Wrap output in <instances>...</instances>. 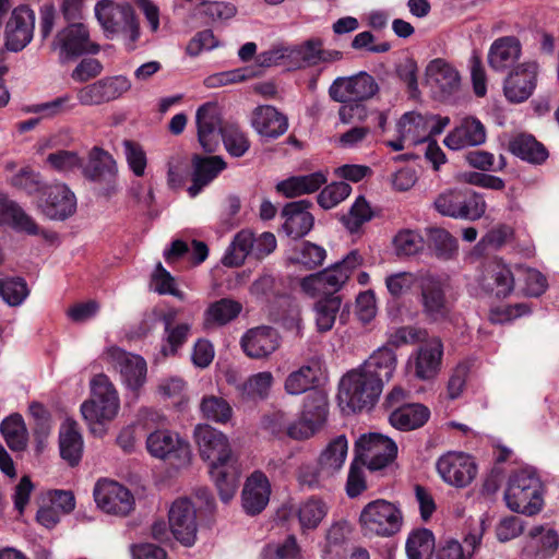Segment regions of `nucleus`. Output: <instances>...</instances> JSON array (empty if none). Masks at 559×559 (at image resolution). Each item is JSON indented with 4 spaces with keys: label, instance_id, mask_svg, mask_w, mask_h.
<instances>
[{
    "label": "nucleus",
    "instance_id": "1",
    "mask_svg": "<svg viewBox=\"0 0 559 559\" xmlns=\"http://www.w3.org/2000/svg\"><path fill=\"white\" fill-rule=\"evenodd\" d=\"M200 455L210 463V474L217 487L222 501L228 502L236 493L239 477L231 461V450L227 437L209 425H198L194 429Z\"/></svg>",
    "mask_w": 559,
    "mask_h": 559
},
{
    "label": "nucleus",
    "instance_id": "2",
    "mask_svg": "<svg viewBox=\"0 0 559 559\" xmlns=\"http://www.w3.org/2000/svg\"><path fill=\"white\" fill-rule=\"evenodd\" d=\"M120 401L117 390L106 374H96L91 381V397L81 405V414L93 433H102L103 426L118 414Z\"/></svg>",
    "mask_w": 559,
    "mask_h": 559
},
{
    "label": "nucleus",
    "instance_id": "3",
    "mask_svg": "<svg viewBox=\"0 0 559 559\" xmlns=\"http://www.w3.org/2000/svg\"><path fill=\"white\" fill-rule=\"evenodd\" d=\"M504 500L510 510L525 515L537 514L543 506V486L533 469H521L510 476Z\"/></svg>",
    "mask_w": 559,
    "mask_h": 559
},
{
    "label": "nucleus",
    "instance_id": "4",
    "mask_svg": "<svg viewBox=\"0 0 559 559\" xmlns=\"http://www.w3.org/2000/svg\"><path fill=\"white\" fill-rule=\"evenodd\" d=\"M417 300L428 322L443 323L451 319L453 305L448 296V284L439 275L419 272Z\"/></svg>",
    "mask_w": 559,
    "mask_h": 559
},
{
    "label": "nucleus",
    "instance_id": "5",
    "mask_svg": "<svg viewBox=\"0 0 559 559\" xmlns=\"http://www.w3.org/2000/svg\"><path fill=\"white\" fill-rule=\"evenodd\" d=\"M95 15L108 38L120 35L128 50L135 48L140 37V26L131 5L102 0L95 7Z\"/></svg>",
    "mask_w": 559,
    "mask_h": 559
},
{
    "label": "nucleus",
    "instance_id": "6",
    "mask_svg": "<svg viewBox=\"0 0 559 559\" xmlns=\"http://www.w3.org/2000/svg\"><path fill=\"white\" fill-rule=\"evenodd\" d=\"M383 386L380 381L356 368L345 373L340 381L338 400L353 412L371 409L378 402Z\"/></svg>",
    "mask_w": 559,
    "mask_h": 559
},
{
    "label": "nucleus",
    "instance_id": "7",
    "mask_svg": "<svg viewBox=\"0 0 559 559\" xmlns=\"http://www.w3.org/2000/svg\"><path fill=\"white\" fill-rule=\"evenodd\" d=\"M364 536L392 537L403 525L402 511L392 502L377 499L364 507L359 515Z\"/></svg>",
    "mask_w": 559,
    "mask_h": 559
},
{
    "label": "nucleus",
    "instance_id": "8",
    "mask_svg": "<svg viewBox=\"0 0 559 559\" xmlns=\"http://www.w3.org/2000/svg\"><path fill=\"white\" fill-rule=\"evenodd\" d=\"M433 206L443 216L468 221H476L486 212V203L481 197L461 189H450L440 193Z\"/></svg>",
    "mask_w": 559,
    "mask_h": 559
},
{
    "label": "nucleus",
    "instance_id": "9",
    "mask_svg": "<svg viewBox=\"0 0 559 559\" xmlns=\"http://www.w3.org/2000/svg\"><path fill=\"white\" fill-rule=\"evenodd\" d=\"M396 443L381 433L362 435L355 443L356 461L370 471L384 468L396 457Z\"/></svg>",
    "mask_w": 559,
    "mask_h": 559
},
{
    "label": "nucleus",
    "instance_id": "10",
    "mask_svg": "<svg viewBox=\"0 0 559 559\" xmlns=\"http://www.w3.org/2000/svg\"><path fill=\"white\" fill-rule=\"evenodd\" d=\"M82 175L100 186L99 193L106 197L117 191V163L107 151L94 146L87 154V162H82Z\"/></svg>",
    "mask_w": 559,
    "mask_h": 559
},
{
    "label": "nucleus",
    "instance_id": "11",
    "mask_svg": "<svg viewBox=\"0 0 559 559\" xmlns=\"http://www.w3.org/2000/svg\"><path fill=\"white\" fill-rule=\"evenodd\" d=\"M379 86L373 76L365 71L352 76H338L329 87L332 100L346 104L367 100L376 95Z\"/></svg>",
    "mask_w": 559,
    "mask_h": 559
},
{
    "label": "nucleus",
    "instance_id": "12",
    "mask_svg": "<svg viewBox=\"0 0 559 559\" xmlns=\"http://www.w3.org/2000/svg\"><path fill=\"white\" fill-rule=\"evenodd\" d=\"M148 453L160 460H169L177 466L189 464L191 459L190 445L178 433L166 429H157L146 438Z\"/></svg>",
    "mask_w": 559,
    "mask_h": 559
},
{
    "label": "nucleus",
    "instance_id": "13",
    "mask_svg": "<svg viewBox=\"0 0 559 559\" xmlns=\"http://www.w3.org/2000/svg\"><path fill=\"white\" fill-rule=\"evenodd\" d=\"M53 50H59V60L66 63L83 53H97L99 46L90 41L87 28L82 23H72L62 28L51 43Z\"/></svg>",
    "mask_w": 559,
    "mask_h": 559
},
{
    "label": "nucleus",
    "instance_id": "14",
    "mask_svg": "<svg viewBox=\"0 0 559 559\" xmlns=\"http://www.w3.org/2000/svg\"><path fill=\"white\" fill-rule=\"evenodd\" d=\"M436 468L441 479L455 488L467 487L477 475L474 459L464 452H447L437 460Z\"/></svg>",
    "mask_w": 559,
    "mask_h": 559
},
{
    "label": "nucleus",
    "instance_id": "15",
    "mask_svg": "<svg viewBox=\"0 0 559 559\" xmlns=\"http://www.w3.org/2000/svg\"><path fill=\"white\" fill-rule=\"evenodd\" d=\"M36 207L48 219L64 221L75 213L76 198L68 186L50 185L38 195Z\"/></svg>",
    "mask_w": 559,
    "mask_h": 559
},
{
    "label": "nucleus",
    "instance_id": "16",
    "mask_svg": "<svg viewBox=\"0 0 559 559\" xmlns=\"http://www.w3.org/2000/svg\"><path fill=\"white\" fill-rule=\"evenodd\" d=\"M93 495L97 507L107 514L126 516L134 509L132 492L117 481L98 480Z\"/></svg>",
    "mask_w": 559,
    "mask_h": 559
},
{
    "label": "nucleus",
    "instance_id": "17",
    "mask_svg": "<svg viewBox=\"0 0 559 559\" xmlns=\"http://www.w3.org/2000/svg\"><path fill=\"white\" fill-rule=\"evenodd\" d=\"M105 355L108 362L119 371L128 389L138 392L144 385L147 365L142 356L128 353L118 346H110Z\"/></svg>",
    "mask_w": 559,
    "mask_h": 559
},
{
    "label": "nucleus",
    "instance_id": "18",
    "mask_svg": "<svg viewBox=\"0 0 559 559\" xmlns=\"http://www.w3.org/2000/svg\"><path fill=\"white\" fill-rule=\"evenodd\" d=\"M539 64L524 61L514 67L504 79L503 94L513 104L528 99L536 88Z\"/></svg>",
    "mask_w": 559,
    "mask_h": 559
},
{
    "label": "nucleus",
    "instance_id": "19",
    "mask_svg": "<svg viewBox=\"0 0 559 559\" xmlns=\"http://www.w3.org/2000/svg\"><path fill=\"white\" fill-rule=\"evenodd\" d=\"M168 521L171 534L181 545H194L198 533L197 510L188 498H179L173 502Z\"/></svg>",
    "mask_w": 559,
    "mask_h": 559
},
{
    "label": "nucleus",
    "instance_id": "20",
    "mask_svg": "<svg viewBox=\"0 0 559 559\" xmlns=\"http://www.w3.org/2000/svg\"><path fill=\"white\" fill-rule=\"evenodd\" d=\"M443 345L439 337L425 341L408 358L407 366L423 381L433 379L441 366Z\"/></svg>",
    "mask_w": 559,
    "mask_h": 559
},
{
    "label": "nucleus",
    "instance_id": "21",
    "mask_svg": "<svg viewBox=\"0 0 559 559\" xmlns=\"http://www.w3.org/2000/svg\"><path fill=\"white\" fill-rule=\"evenodd\" d=\"M426 81L436 98L447 100L455 95L461 87L457 70L445 60L437 58L426 68Z\"/></svg>",
    "mask_w": 559,
    "mask_h": 559
},
{
    "label": "nucleus",
    "instance_id": "22",
    "mask_svg": "<svg viewBox=\"0 0 559 559\" xmlns=\"http://www.w3.org/2000/svg\"><path fill=\"white\" fill-rule=\"evenodd\" d=\"M195 122L200 145L205 152H215L224 131L217 104L205 103L200 106L195 114Z\"/></svg>",
    "mask_w": 559,
    "mask_h": 559
},
{
    "label": "nucleus",
    "instance_id": "23",
    "mask_svg": "<svg viewBox=\"0 0 559 559\" xmlns=\"http://www.w3.org/2000/svg\"><path fill=\"white\" fill-rule=\"evenodd\" d=\"M34 24L35 15L31 9H14L5 25L7 49L16 52L25 48L33 38Z\"/></svg>",
    "mask_w": 559,
    "mask_h": 559
},
{
    "label": "nucleus",
    "instance_id": "24",
    "mask_svg": "<svg viewBox=\"0 0 559 559\" xmlns=\"http://www.w3.org/2000/svg\"><path fill=\"white\" fill-rule=\"evenodd\" d=\"M240 346L248 357L263 359L280 347V336L271 326H257L242 335Z\"/></svg>",
    "mask_w": 559,
    "mask_h": 559
},
{
    "label": "nucleus",
    "instance_id": "25",
    "mask_svg": "<svg viewBox=\"0 0 559 559\" xmlns=\"http://www.w3.org/2000/svg\"><path fill=\"white\" fill-rule=\"evenodd\" d=\"M311 203L306 200L287 203L282 210L284 218L283 230L293 238L299 239L306 236L313 227L314 218L308 211Z\"/></svg>",
    "mask_w": 559,
    "mask_h": 559
},
{
    "label": "nucleus",
    "instance_id": "26",
    "mask_svg": "<svg viewBox=\"0 0 559 559\" xmlns=\"http://www.w3.org/2000/svg\"><path fill=\"white\" fill-rule=\"evenodd\" d=\"M271 485L262 472H254L242 489V508L247 514L255 515L262 512L269 503Z\"/></svg>",
    "mask_w": 559,
    "mask_h": 559
},
{
    "label": "nucleus",
    "instance_id": "27",
    "mask_svg": "<svg viewBox=\"0 0 559 559\" xmlns=\"http://www.w3.org/2000/svg\"><path fill=\"white\" fill-rule=\"evenodd\" d=\"M522 55V45L515 36H503L491 44L488 64L496 72L512 70Z\"/></svg>",
    "mask_w": 559,
    "mask_h": 559
},
{
    "label": "nucleus",
    "instance_id": "28",
    "mask_svg": "<svg viewBox=\"0 0 559 559\" xmlns=\"http://www.w3.org/2000/svg\"><path fill=\"white\" fill-rule=\"evenodd\" d=\"M486 141V129L476 118H464L443 140L444 145L453 151L477 146Z\"/></svg>",
    "mask_w": 559,
    "mask_h": 559
},
{
    "label": "nucleus",
    "instance_id": "29",
    "mask_svg": "<svg viewBox=\"0 0 559 559\" xmlns=\"http://www.w3.org/2000/svg\"><path fill=\"white\" fill-rule=\"evenodd\" d=\"M396 367V353L389 346L379 347L359 366L362 371L379 380L382 386L392 379Z\"/></svg>",
    "mask_w": 559,
    "mask_h": 559
},
{
    "label": "nucleus",
    "instance_id": "30",
    "mask_svg": "<svg viewBox=\"0 0 559 559\" xmlns=\"http://www.w3.org/2000/svg\"><path fill=\"white\" fill-rule=\"evenodd\" d=\"M251 122L260 135L272 139L283 135L288 129L287 117L270 105L257 107Z\"/></svg>",
    "mask_w": 559,
    "mask_h": 559
},
{
    "label": "nucleus",
    "instance_id": "31",
    "mask_svg": "<svg viewBox=\"0 0 559 559\" xmlns=\"http://www.w3.org/2000/svg\"><path fill=\"white\" fill-rule=\"evenodd\" d=\"M192 164V185L188 188L191 198L197 197L205 186L226 168V163L221 156L202 157L194 155Z\"/></svg>",
    "mask_w": 559,
    "mask_h": 559
},
{
    "label": "nucleus",
    "instance_id": "32",
    "mask_svg": "<svg viewBox=\"0 0 559 559\" xmlns=\"http://www.w3.org/2000/svg\"><path fill=\"white\" fill-rule=\"evenodd\" d=\"M429 417L428 407L419 403H408L393 409L389 415V421L395 429L411 431L423 427Z\"/></svg>",
    "mask_w": 559,
    "mask_h": 559
},
{
    "label": "nucleus",
    "instance_id": "33",
    "mask_svg": "<svg viewBox=\"0 0 559 559\" xmlns=\"http://www.w3.org/2000/svg\"><path fill=\"white\" fill-rule=\"evenodd\" d=\"M362 259L357 250L350 251L341 262L321 271L329 296L335 295L348 281L352 272L361 264Z\"/></svg>",
    "mask_w": 559,
    "mask_h": 559
},
{
    "label": "nucleus",
    "instance_id": "34",
    "mask_svg": "<svg viewBox=\"0 0 559 559\" xmlns=\"http://www.w3.org/2000/svg\"><path fill=\"white\" fill-rule=\"evenodd\" d=\"M0 223L8 224L16 230L28 235H38L39 227L15 201L0 195Z\"/></svg>",
    "mask_w": 559,
    "mask_h": 559
},
{
    "label": "nucleus",
    "instance_id": "35",
    "mask_svg": "<svg viewBox=\"0 0 559 559\" xmlns=\"http://www.w3.org/2000/svg\"><path fill=\"white\" fill-rule=\"evenodd\" d=\"M429 121L430 116L418 112H406L399 120L396 128L399 134L408 139L411 144H419L429 141Z\"/></svg>",
    "mask_w": 559,
    "mask_h": 559
},
{
    "label": "nucleus",
    "instance_id": "36",
    "mask_svg": "<svg viewBox=\"0 0 559 559\" xmlns=\"http://www.w3.org/2000/svg\"><path fill=\"white\" fill-rule=\"evenodd\" d=\"M510 152L531 164H543L548 158L546 147L533 135L521 133L509 142Z\"/></svg>",
    "mask_w": 559,
    "mask_h": 559
},
{
    "label": "nucleus",
    "instance_id": "37",
    "mask_svg": "<svg viewBox=\"0 0 559 559\" xmlns=\"http://www.w3.org/2000/svg\"><path fill=\"white\" fill-rule=\"evenodd\" d=\"M325 182L326 177L324 174L317 171L282 180L276 185V190L286 198H295L301 194L312 193Z\"/></svg>",
    "mask_w": 559,
    "mask_h": 559
},
{
    "label": "nucleus",
    "instance_id": "38",
    "mask_svg": "<svg viewBox=\"0 0 559 559\" xmlns=\"http://www.w3.org/2000/svg\"><path fill=\"white\" fill-rule=\"evenodd\" d=\"M328 512V503L318 497H310L300 502L296 509V514L302 532L316 530Z\"/></svg>",
    "mask_w": 559,
    "mask_h": 559
},
{
    "label": "nucleus",
    "instance_id": "39",
    "mask_svg": "<svg viewBox=\"0 0 559 559\" xmlns=\"http://www.w3.org/2000/svg\"><path fill=\"white\" fill-rule=\"evenodd\" d=\"M59 448L61 457L68 461L71 466L80 462L83 452V439L76 429L75 423L62 425L59 435Z\"/></svg>",
    "mask_w": 559,
    "mask_h": 559
},
{
    "label": "nucleus",
    "instance_id": "40",
    "mask_svg": "<svg viewBox=\"0 0 559 559\" xmlns=\"http://www.w3.org/2000/svg\"><path fill=\"white\" fill-rule=\"evenodd\" d=\"M242 310L240 302L223 298L213 302L205 311L204 325L206 328L222 326L236 319Z\"/></svg>",
    "mask_w": 559,
    "mask_h": 559
},
{
    "label": "nucleus",
    "instance_id": "41",
    "mask_svg": "<svg viewBox=\"0 0 559 559\" xmlns=\"http://www.w3.org/2000/svg\"><path fill=\"white\" fill-rule=\"evenodd\" d=\"M348 443L344 435L329 442L319 456V464L335 476L343 467L347 456Z\"/></svg>",
    "mask_w": 559,
    "mask_h": 559
},
{
    "label": "nucleus",
    "instance_id": "42",
    "mask_svg": "<svg viewBox=\"0 0 559 559\" xmlns=\"http://www.w3.org/2000/svg\"><path fill=\"white\" fill-rule=\"evenodd\" d=\"M1 433L12 451H23L27 445V430L20 414H12L2 420Z\"/></svg>",
    "mask_w": 559,
    "mask_h": 559
},
{
    "label": "nucleus",
    "instance_id": "43",
    "mask_svg": "<svg viewBox=\"0 0 559 559\" xmlns=\"http://www.w3.org/2000/svg\"><path fill=\"white\" fill-rule=\"evenodd\" d=\"M252 246L253 233L248 229L240 230L234 237V240L223 257V264L226 266L241 265L247 257H252Z\"/></svg>",
    "mask_w": 559,
    "mask_h": 559
},
{
    "label": "nucleus",
    "instance_id": "44",
    "mask_svg": "<svg viewBox=\"0 0 559 559\" xmlns=\"http://www.w3.org/2000/svg\"><path fill=\"white\" fill-rule=\"evenodd\" d=\"M341 305L342 299L336 295L320 298L314 304V319L320 332H328L333 328Z\"/></svg>",
    "mask_w": 559,
    "mask_h": 559
},
{
    "label": "nucleus",
    "instance_id": "45",
    "mask_svg": "<svg viewBox=\"0 0 559 559\" xmlns=\"http://www.w3.org/2000/svg\"><path fill=\"white\" fill-rule=\"evenodd\" d=\"M323 46L319 38H310L299 46L289 48V62L296 68L314 67L320 63Z\"/></svg>",
    "mask_w": 559,
    "mask_h": 559
},
{
    "label": "nucleus",
    "instance_id": "46",
    "mask_svg": "<svg viewBox=\"0 0 559 559\" xmlns=\"http://www.w3.org/2000/svg\"><path fill=\"white\" fill-rule=\"evenodd\" d=\"M485 287L497 297H507L513 290L514 277L510 269L495 264L485 278Z\"/></svg>",
    "mask_w": 559,
    "mask_h": 559
},
{
    "label": "nucleus",
    "instance_id": "47",
    "mask_svg": "<svg viewBox=\"0 0 559 559\" xmlns=\"http://www.w3.org/2000/svg\"><path fill=\"white\" fill-rule=\"evenodd\" d=\"M433 549L435 537L427 528L412 532L406 540L408 559H430Z\"/></svg>",
    "mask_w": 559,
    "mask_h": 559
},
{
    "label": "nucleus",
    "instance_id": "48",
    "mask_svg": "<svg viewBox=\"0 0 559 559\" xmlns=\"http://www.w3.org/2000/svg\"><path fill=\"white\" fill-rule=\"evenodd\" d=\"M318 369L311 365L301 366L298 370L290 372L285 380V391L292 395H299L316 385Z\"/></svg>",
    "mask_w": 559,
    "mask_h": 559
},
{
    "label": "nucleus",
    "instance_id": "49",
    "mask_svg": "<svg viewBox=\"0 0 559 559\" xmlns=\"http://www.w3.org/2000/svg\"><path fill=\"white\" fill-rule=\"evenodd\" d=\"M200 412L202 416L218 424H226L233 416V408L229 403L222 396L205 395L200 403Z\"/></svg>",
    "mask_w": 559,
    "mask_h": 559
},
{
    "label": "nucleus",
    "instance_id": "50",
    "mask_svg": "<svg viewBox=\"0 0 559 559\" xmlns=\"http://www.w3.org/2000/svg\"><path fill=\"white\" fill-rule=\"evenodd\" d=\"M328 415V402L323 394L314 392L307 395L304 403L301 417L319 429L325 421Z\"/></svg>",
    "mask_w": 559,
    "mask_h": 559
},
{
    "label": "nucleus",
    "instance_id": "51",
    "mask_svg": "<svg viewBox=\"0 0 559 559\" xmlns=\"http://www.w3.org/2000/svg\"><path fill=\"white\" fill-rule=\"evenodd\" d=\"M273 384V374L270 371H261L250 376L238 390L247 399H265Z\"/></svg>",
    "mask_w": 559,
    "mask_h": 559
},
{
    "label": "nucleus",
    "instance_id": "52",
    "mask_svg": "<svg viewBox=\"0 0 559 559\" xmlns=\"http://www.w3.org/2000/svg\"><path fill=\"white\" fill-rule=\"evenodd\" d=\"M334 476L319 463L318 466L304 464L300 466L298 472V480L300 485L307 486L309 489L328 488L329 481Z\"/></svg>",
    "mask_w": 559,
    "mask_h": 559
},
{
    "label": "nucleus",
    "instance_id": "53",
    "mask_svg": "<svg viewBox=\"0 0 559 559\" xmlns=\"http://www.w3.org/2000/svg\"><path fill=\"white\" fill-rule=\"evenodd\" d=\"M151 287L159 295H171L180 300L185 294L176 287L175 277L158 262L151 276Z\"/></svg>",
    "mask_w": 559,
    "mask_h": 559
},
{
    "label": "nucleus",
    "instance_id": "54",
    "mask_svg": "<svg viewBox=\"0 0 559 559\" xmlns=\"http://www.w3.org/2000/svg\"><path fill=\"white\" fill-rule=\"evenodd\" d=\"M0 296L9 306H19L28 296L27 284L22 277L0 278Z\"/></svg>",
    "mask_w": 559,
    "mask_h": 559
},
{
    "label": "nucleus",
    "instance_id": "55",
    "mask_svg": "<svg viewBox=\"0 0 559 559\" xmlns=\"http://www.w3.org/2000/svg\"><path fill=\"white\" fill-rule=\"evenodd\" d=\"M429 240L438 258L451 259L457 251V240L443 228H430L428 230Z\"/></svg>",
    "mask_w": 559,
    "mask_h": 559
},
{
    "label": "nucleus",
    "instance_id": "56",
    "mask_svg": "<svg viewBox=\"0 0 559 559\" xmlns=\"http://www.w3.org/2000/svg\"><path fill=\"white\" fill-rule=\"evenodd\" d=\"M190 329V324L180 323L168 330H164V344L160 347L162 356H175L178 349L187 342Z\"/></svg>",
    "mask_w": 559,
    "mask_h": 559
},
{
    "label": "nucleus",
    "instance_id": "57",
    "mask_svg": "<svg viewBox=\"0 0 559 559\" xmlns=\"http://www.w3.org/2000/svg\"><path fill=\"white\" fill-rule=\"evenodd\" d=\"M221 140H223L226 151L234 157L243 156L250 147L246 133L237 126L225 127Z\"/></svg>",
    "mask_w": 559,
    "mask_h": 559
},
{
    "label": "nucleus",
    "instance_id": "58",
    "mask_svg": "<svg viewBox=\"0 0 559 559\" xmlns=\"http://www.w3.org/2000/svg\"><path fill=\"white\" fill-rule=\"evenodd\" d=\"M371 217L372 212L369 204L362 197H359L352 205L349 212L341 217V221L350 233H356Z\"/></svg>",
    "mask_w": 559,
    "mask_h": 559
},
{
    "label": "nucleus",
    "instance_id": "59",
    "mask_svg": "<svg viewBox=\"0 0 559 559\" xmlns=\"http://www.w3.org/2000/svg\"><path fill=\"white\" fill-rule=\"evenodd\" d=\"M83 158L74 151L59 150L48 154L46 163L59 173H72L82 169Z\"/></svg>",
    "mask_w": 559,
    "mask_h": 559
},
{
    "label": "nucleus",
    "instance_id": "60",
    "mask_svg": "<svg viewBox=\"0 0 559 559\" xmlns=\"http://www.w3.org/2000/svg\"><path fill=\"white\" fill-rule=\"evenodd\" d=\"M395 252L399 257H411L424 249L423 237L414 230H402L393 240Z\"/></svg>",
    "mask_w": 559,
    "mask_h": 559
},
{
    "label": "nucleus",
    "instance_id": "61",
    "mask_svg": "<svg viewBox=\"0 0 559 559\" xmlns=\"http://www.w3.org/2000/svg\"><path fill=\"white\" fill-rule=\"evenodd\" d=\"M352 187L347 182H332L318 195V203L324 210L332 209L349 197Z\"/></svg>",
    "mask_w": 559,
    "mask_h": 559
},
{
    "label": "nucleus",
    "instance_id": "62",
    "mask_svg": "<svg viewBox=\"0 0 559 559\" xmlns=\"http://www.w3.org/2000/svg\"><path fill=\"white\" fill-rule=\"evenodd\" d=\"M530 535L537 547V555L548 558L554 555L559 546L558 534L554 530H545L542 526L534 527Z\"/></svg>",
    "mask_w": 559,
    "mask_h": 559
},
{
    "label": "nucleus",
    "instance_id": "63",
    "mask_svg": "<svg viewBox=\"0 0 559 559\" xmlns=\"http://www.w3.org/2000/svg\"><path fill=\"white\" fill-rule=\"evenodd\" d=\"M127 163L136 177H142L147 165L146 154L142 146L131 140L122 142Z\"/></svg>",
    "mask_w": 559,
    "mask_h": 559
},
{
    "label": "nucleus",
    "instance_id": "64",
    "mask_svg": "<svg viewBox=\"0 0 559 559\" xmlns=\"http://www.w3.org/2000/svg\"><path fill=\"white\" fill-rule=\"evenodd\" d=\"M419 278V273L414 274L409 272H400L392 275H389L385 278V285L389 293L394 297L399 298L407 290H409L413 286L417 288V282Z\"/></svg>",
    "mask_w": 559,
    "mask_h": 559
}]
</instances>
